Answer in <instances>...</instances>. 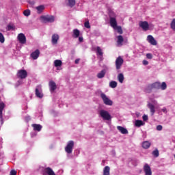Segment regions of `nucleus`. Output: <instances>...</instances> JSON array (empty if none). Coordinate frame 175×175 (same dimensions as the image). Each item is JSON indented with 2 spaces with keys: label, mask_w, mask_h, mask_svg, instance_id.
I'll return each mask as SVG.
<instances>
[{
  "label": "nucleus",
  "mask_w": 175,
  "mask_h": 175,
  "mask_svg": "<svg viewBox=\"0 0 175 175\" xmlns=\"http://www.w3.org/2000/svg\"><path fill=\"white\" fill-rule=\"evenodd\" d=\"M75 147V142L69 141L67 146L65 147V151L67 154H72L73 152V148Z\"/></svg>",
  "instance_id": "1"
},
{
  "label": "nucleus",
  "mask_w": 175,
  "mask_h": 175,
  "mask_svg": "<svg viewBox=\"0 0 175 175\" xmlns=\"http://www.w3.org/2000/svg\"><path fill=\"white\" fill-rule=\"evenodd\" d=\"M40 18L43 23H54L55 18L52 15L41 16Z\"/></svg>",
  "instance_id": "2"
},
{
  "label": "nucleus",
  "mask_w": 175,
  "mask_h": 175,
  "mask_svg": "<svg viewBox=\"0 0 175 175\" xmlns=\"http://www.w3.org/2000/svg\"><path fill=\"white\" fill-rule=\"evenodd\" d=\"M100 97L103 99L105 105H107V106L113 105V101L111 100H110L109 98H107V96H106V94H105L104 93H101Z\"/></svg>",
  "instance_id": "3"
},
{
  "label": "nucleus",
  "mask_w": 175,
  "mask_h": 175,
  "mask_svg": "<svg viewBox=\"0 0 175 175\" xmlns=\"http://www.w3.org/2000/svg\"><path fill=\"white\" fill-rule=\"evenodd\" d=\"M18 79H27L28 77V72L25 70H19L16 74Z\"/></svg>",
  "instance_id": "4"
},
{
  "label": "nucleus",
  "mask_w": 175,
  "mask_h": 175,
  "mask_svg": "<svg viewBox=\"0 0 175 175\" xmlns=\"http://www.w3.org/2000/svg\"><path fill=\"white\" fill-rule=\"evenodd\" d=\"M122 64H124V59H122L121 56L118 57L115 62V65L117 70H120V69H121Z\"/></svg>",
  "instance_id": "5"
},
{
  "label": "nucleus",
  "mask_w": 175,
  "mask_h": 175,
  "mask_svg": "<svg viewBox=\"0 0 175 175\" xmlns=\"http://www.w3.org/2000/svg\"><path fill=\"white\" fill-rule=\"evenodd\" d=\"M100 116L102 117V118H103V120H107V121L111 119V116H110V113L107 112V111L101 110L100 111Z\"/></svg>",
  "instance_id": "6"
},
{
  "label": "nucleus",
  "mask_w": 175,
  "mask_h": 175,
  "mask_svg": "<svg viewBox=\"0 0 175 175\" xmlns=\"http://www.w3.org/2000/svg\"><path fill=\"white\" fill-rule=\"evenodd\" d=\"M18 40L19 41L21 44H25L27 43V37H25V35L23 33H20L18 35Z\"/></svg>",
  "instance_id": "7"
},
{
  "label": "nucleus",
  "mask_w": 175,
  "mask_h": 175,
  "mask_svg": "<svg viewBox=\"0 0 175 175\" xmlns=\"http://www.w3.org/2000/svg\"><path fill=\"white\" fill-rule=\"evenodd\" d=\"M139 25L140 28H142L143 31H148V29H150V25L147 21H141Z\"/></svg>",
  "instance_id": "8"
},
{
  "label": "nucleus",
  "mask_w": 175,
  "mask_h": 175,
  "mask_svg": "<svg viewBox=\"0 0 175 175\" xmlns=\"http://www.w3.org/2000/svg\"><path fill=\"white\" fill-rule=\"evenodd\" d=\"M36 96L37 98H40V99H42L43 98V93H42V86L38 85L36 88Z\"/></svg>",
  "instance_id": "9"
},
{
  "label": "nucleus",
  "mask_w": 175,
  "mask_h": 175,
  "mask_svg": "<svg viewBox=\"0 0 175 175\" xmlns=\"http://www.w3.org/2000/svg\"><path fill=\"white\" fill-rule=\"evenodd\" d=\"M144 172L145 175H152V171H151V167L148 164H145L144 166Z\"/></svg>",
  "instance_id": "10"
},
{
  "label": "nucleus",
  "mask_w": 175,
  "mask_h": 175,
  "mask_svg": "<svg viewBox=\"0 0 175 175\" xmlns=\"http://www.w3.org/2000/svg\"><path fill=\"white\" fill-rule=\"evenodd\" d=\"M3 109H5V103L3 102L0 103V120L1 122V124H3Z\"/></svg>",
  "instance_id": "11"
},
{
  "label": "nucleus",
  "mask_w": 175,
  "mask_h": 175,
  "mask_svg": "<svg viewBox=\"0 0 175 175\" xmlns=\"http://www.w3.org/2000/svg\"><path fill=\"white\" fill-rule=\"evenodd\" d=\"M148 88H150V90H159L161 89V83L155 82L154 83H152L151 85H148Z\"/></svg>",
  "instance_id": "12"
},
{
  "label": "nucleus",
  "mask_w": 175,
  "mask_h": 175,
  "mask_svg": "<svg viewBox=\"0 0 175 175\" xmlns=\"http://www.w3.org/2000/svg\"><path fill=\"white\" fill-rule=\"evenodd\" d=\"M109 23H110L111 27H112V28H113V29H116V28L118 27L117 26V19H116V18H114V17L110 16Z\"/></svg>",
  "instance_id": "13"
},
{
  "label": "nucleus",
  "mask_w": 175,
  "mask_h": 175,
  "mask_svg": "<svg viewBox=\"0 0 175 175\" xmlns=\"http://www.w3.org/2000/svg\"><path fill=\"white\" fill-rule=\"evenodd\" d=\"M58 40H59V35L57 33H54L52 35L51 43L52 44H57L58 43Z\"/></svg>",
  "instance_id": "14"
},
{
  "label": "nucleus",
  "mask_w": 175,
  "mask_h": 175,
  "mask_svg": "<svg viewBox=\"0 0 175 175\" xmlns=\"http://www.w3.org/2000/svg\"><path fill=\"white\" fill-rule=\"evenodd\" d=\"M147 40L150 44L152 46H157V40H155V38L151 35L148 36Z\"/></svg>",
  "instance_id": "15"
},
{
  "label": "nucleus",
  "mask_w": 175,
  "mask_h": 175,
  "mask_svg": "<svg viewBox=\"0 0 175 175\" xmlns=\"http://www.w3.org/2000/svg\"><path fill=\"white\" fill-rule=\"evenodd\" d=\"M49 88L51 92H54L57 90V84L53 81H49Z\"/></svg>",
  "instance_id": "16"
},
{
  "label": "nucleus",
  "mask_w": 175,
  "mask_h": 175,
  "mask_svg": "<svg viewBox=\"0 0 175 175\" xmlns=\"http://www.w3.org/2000/svg\"><path fill=\"white\" fill-rule=\"evenodd\" d=\"M147 106L150 109L151 116H154V114H155V106L150 103H148Z\"/></svg>",
  "instance_id": "17"
},
{
  "label": "nucleus",
  "mask_w": 175,
  "mask_h": 175,
  "mask_svg": "<svg viewBox=\"0 0 175 175\" xmlns=\"http://www.w3.org/2000/svg\"><path fill=\"white\" fill-rule=\"evenodd\" d=\"M40 54V51L38 49H37L31 54V57L33 59H38V58H39Z\"/></svg>",
  "instance_id": "18"
},
{
  "label": "nucleus",
  "mask_w": 175,
  "mask_h": 175,
  "mask_svg": "<svg viewBox=\"0 0 175 175\" xmlns=\"http://www.w3.org/2000/svg\"><path fill=\"white\" fill-rule=\"evenodd\" d=\"M117 129L120 132L122 135H128V130L121 126H118Z\"/></svg>",
  "instance_id": "19"
},
{
  "label": "nucleus",
  "mask_w": 175,
  "mask_h": 175,
  "mask_svg": "<svg viewBox=\"0 0 175 175\" xmlns=\"http://www.w3.org/2000/svg\"><path fill=\"white\" fill-rule=\"evenodd\" d=\"M36 9L37 10V13L38 14H41V13H43V11L45 9V7L43 5H38V6L36 7Z\"/></svg>",
  "instance_id": "20"
},
{
  "label": "nucleus",
  "mask_w": 175,
  "mask_h": 175,
  "mask_svg": "<svg viewBox=\"0 0 175 175\" xmlns=\"http://www.w3.org/2000/svg\"><path fill=\"white\" fill-rule=\"evenodd\" d=\"M117 44L118 46H122V43L124 42V37L122 36H118L117 37Z\"/></svg>",
  "instance_id": "21"
},
{
  "label": "nucleus",
  "mask_w": 175,
  "mask_h": 175,
  "mask_svg": "<svg viewBox=\"0 0 175 175\" xmlns=\"http://www.w3.org/2000/svg\"><path fill=\"white\" fill-rule=\"evenodd\" d=\"M105 75H106V70L104 69L97 74V77L98 79H103Z\"/></svg>",
  "instance_id": "22"
},
{
  "label": "nucleus",
  "mask_w": 175,
  "mask_h": 175,
  "mask_svg": "<svg viewBox=\"0 0 175 175\" xmlns=\"http://www.w3.org/2000/svg\"><path fill=\"white\" fill-rule=\"evenodd\" d=\"M34 131H38V132H40L42 131V126L40 124H32Z\"/></svg>",
  "instance_id": "23"
},
{
  "label": "nucleus",
  "mask_w": 175,
  "mask_h": 175,
  "mask_svg": "<svg viewBox=\"0 0 175 175\" xmlns=\"http://www.w3.org/2000/svg\"><path fill=\"white\" fill-rule=\"evenodd\" d=\"M103 175H110V167L105 166L104 167Z\"/></svg>",
  "instance_id": "24"
},
{
  "label": "nucleus",
  "mask_w": 175,
  "mask_h": 175,
  "mask_svg": "<svg viewBox=\"0 0 175 175\" xmlns=\"http://www.w3.org/2000/svg\"><path fill=\"white\" fill-rule=\"evenodd\" d=\"M124 79L125 78L124 77V74H122V73L118 74V80L119 83H124Z\"/></svg>",
  "instance_id": "25"
},
{
  "label": "nucleus",
  "mask_w": 175,
  "mask_h": 175,
  "mask_svg": "<svg viewBox=\"0 0 175 175\" xmlns=\"http://www.w3.org/2000/svg\"><path fill=\"white\" fill-rule=\"evenodd\" d=\"M150 146H151V144L149 142L146 141L142 143V147L146 150H147V148H150Z\"/></svg>",
  "instance_id": "26"
},
{
  "label": "nucleus",
  "mask_w": 175,
  "mask_h": 175,
  "mask_svg": "<svg viewBox=\"0 0 175 175\" xmlns=\"http://www.w3.org/2000/svg\"><path fill=\"white\" fill-rule=\"evenodd\" d=\"M96 53L97 55H100V57H103V51L102 49L100 48V46L96 47Z\"/></svg>",
  "instance_id": "27"
},
{
  "label": "nucleus",
  "mask_w": 175,
  "mask_h": 175,
  "mask_svg": "<svg viewBox=\"0 0 175 175\" xmlns=\"http://www.w3.org/2000/svg\"><path fill=\"white\" fill-rule=\"evenodd\" d=\"M80 36V31L79 29H75L73 30V37L75 38H79Z\"/></svg>",
  "instance_id": "28"
},
{
  "label": "nucleus",
  "mask_w": 175,
  "mask_h": 175,
  "mask_svg": "<svg viewBox=\"0 0 175 175\" xmlns=\"http://www.w3.org/2000/svg\"><path fill=\"white\" fill-rule=\"evenodd\" d=\"M54 64H55V68H58V66H62V61L59 59H57V60H55Z\"/></svg>",
  "instance_id": "29"
},
{
  "label": "nucleus",
  "mask_w": 175,
  "mask_h": 175,
  "mask_svg": "<svg viewBox=\"0 0 175 175\" xmlns=\"http://www.w3.org/2000/svg\"><path fill=\"white\" fill-rule=\"evenodd\" d=\"M144 124L143 123V122L142 120H135V126H137V128H140V126H142V125H144Z\"/></svg>",
  "instance_id": "30"
},
{
  "label": "nucleus",
  "mask_w": 175,
  "mask_h": 175,
  "mask_svg": "<svg viewBox=\"0 0 175 175\" xmlns=\"http://www.w3.org/2000/svg\"><path fill=\"white\" fill-rule=\"evenodd\" d=\"M76 5V0H68V6L73 8Z\"/></svg>",
  "instance_id": "31"
},
{
  "label": "nucleus",
  "mask_w": 175,
  "mask_h": 175,
  "mask_svg": "<svg viewBox=\"0 0 175 175\" xmlns=\"http://www.w3.org/2000/svg\"><path fill=\"white\" fill-rule=\"evenodd\" d=\"M160 88L161 90H165L166 88H167V85H166L165 82H163L161 85L160 83Z\"/></svg>",
  "instance_id": "32"
},
{
  "label": "nucleus",
  "mask_w": 175,
  "mask_h": 175,
  "mask_svg": "<svg viewBox=\"0 0 175 175\" xmlns=\"http://www.w3.org/2000/svg\"><path fill=\"white\" fill-rule=\"evenodd\" d=\"M152 155H154L155 158H158V157H159V150H158V149H156L155 150H154L152 152Z\"/></svg>",
  "instance_id": "33"
},
{
  "label": "nucleus",
  "mask_w": 175,
  "mask_h": 175,
  "mask_svg": "<svg viewBox=\"0 0 175 175\" xmlns=\"http://www.w3.org/2000/svg\"><path fill=\"white\" fill-rule=\"evenodd\" d=\"M23 14L24 16H25L26 17H28L29 16H31V10H26L23 12Z\"/></svg>",
  "instance_id": "34"
},
{
  "label": "nucleus",
  "mask_w": 175,
  "mask_h": 175,
  "mask_svg": "<svg viewBox=\"0 0 175 175\" xmlns=\"http://www.w3.org/2000/svg\"><path fill=\"white\" fill-rule=\"evenodd\" d=\"M109 85L111 88H116L117 87V82L112 81L110 82Z\"/></svg>",
  "instance_id": "35"
},
{
  "label": "nucleus",
  "mask_w": 175,
  "mask_h": 175,
  "mask_svg": "<svg viewBox=\"0 0 175 175\" xmlns=\"http://www.w3.org/2000/svg\"><path fill=\"white\" fill-rule=\"evenodd\" d=\"M170 27L173 31H175V18H174L170 24Z\"/></svg>",
  "instance_id": "36"
},
{
  "label": "nucleus",
  "mask_w": 175,
  "mask_h": 175,
  "mask_svg": "<svg viewBox=\"0 0 175 175\" xmlns=\"http://www.w3.org/2000/svg\"><path fill=\"white\" fill-rule=\"evenodd\" d=\"M116 29L118 33H120V35H122L123 31H122V27H121V26H116V29Z\"/></svg>",
  "instance_id": "37"
},
{
  "label": "nucleus",
  "mask_w": 175,
  "mask_h": 175,
  "mask_svg": "<svg viewBox=\"0 0 175 175\" xmlns=\"http://www.w3.org/2000/svg\"><path fill=\"white\" fill-rule=\"evenodd\" d=\"M12 31H14V29H15L14 26L11 25H8L7 26V31H12Z\"/></svg>",
  "instance_id": "38"
},
{
  "label": "nucleus",
  "mask_w": 175,
  "mask_h": 175,
  "mask_svg": "<svg viewBox=\"0 0 175 175\" xmlns=\"http://www.w3.org/2000/svg\"><path fill=\"white\" fill-rule=\"evenodd\" d=\"M0 42L1 43H5V37L2 33H0Z\"/></svg>",
  "instance_id": "39"
},
{
  "label": "nucleus",
  "mask_w": 175,
  "mask_h": 175,
  "mask_svg": "<svg viewBox=\"0 0 175 175\" xmlns=\"http://www.w3.org/2000/svg\"><path fill=\"white\" fill-rule=\"evenodd\" d=\"M84 26L85 28H88V29L91 28V25H90V22L88 21L85 22Z\"/></svg>",
  "instance_id": "40"
},
{
  "label": "nucleus",
  "mask_w": 175,
  "mask_h": 175,
  "mask_svg": "<svg viewBox=\"0 0 175 175\" xmlns=\"http://www.w3.org/2000/svg\"><path fill=\"white\" fill-rule=\"evenodd\" d=\"M146 58H148V59H152V54L147 53L146 54Z\"/></svg>",
  "instance_id": "41"
},
{
  "label": "nucleus",
  "mask_w": 175,
  "mask_h": 175,
  "mask_svg": "<svg viewBox=\"0 0 175 175\" xmlns=\"http://www.w3.org/2000/svg\"><path fill=\"white\" fill-rule=\"evenodd\" d=\"M142 118H143V120H144V121H148V116H147V115H144V116H142Z\"/></svg>",
  "instance_id": "42"
},
{
  "label": "nucleus",
  "mask_w": 175,
  "mask_h": 175,
  "mask_svg": "<svg viewBox=\"0 0 175 175\" xmlns=\"http://www.w3.org/2000/svg\"><path fill=\"white\" fill-rule=\"evenodd\" d=\"M163 128L162 125H158L157 126V131H162Z\"/></svg>",
  "instance_id": "43"
},
{
  "label": "nucleus",
  "mask_w": 175,
  "mask_h": 175,
  "mask_svg": "<svg viewBox=\"0 0 175 175\" xmlns=\"http://www.w3.org/2000/svg\"><path fill=\"white\" fill-rule=\"evenodd\" d=\"M17 174V172H16V170H12L10 172V175H16Z\"/></svg>",
  "instance_id": "44"
},
{
  "label": "nucleus",
  "mask_w": 175,
  "mask_h": 175,
  "mask_svg": "<svg viewBox=\"0 0 175 175\" xmlns=\"http://www.w3.org/2000/svg\"><path fill=\"white\" fill-rule=\"evenodd\" d=\"M143 65H145V66H146V65H148V61H147V60H143Z\"/></svg>",
  "instance_id": "45"
},
{
  "label": "nucleus",
  "mask_w": 175,
  "mask_h": 175,
  "mask_svg": "<svg viewBox=\"0 0 175 175\" xmlns=\"http://www.w3.org/2000/svg\"><path fill=\"white\" fill-rule=\"evenodd\" d=\"M162 111H163V113H165L166 114V113H167V111L166 109V107H163L162 109H161Z\"/></svg>",
  "instance_id": "46"
},
{
  "label": "nucleus",
  "mask_w": 175,
  "mask_h": 175,
  "mask_svg": "<svg viewBox=\"0 0 175 175\" xmlns=\"http://www.w3.org/2000/svg\"><path fill=\"white\" fill-rule=\"evenodd\" d=\"M75 62V64H79V62H80V59H77Z\"/></svg>",
  "instance_id": "47"
},
{
  "label": "nucleus",
  "mask_w": 175,
  "mask_h": 175,
  "mask_svg": "<svg viewBox=\"0 0 175 175\" xmlns=\"http://www.w3.org/2000/svg\"><path fill=\"white\" fill-rule=\"evenodd\" d=\"M79 42H83V37H79Z\"/></svg>",
  "instance_id": "48"
},
{
  "label": "nucleus",
  "mask_w": 175,
  "mask_h": 175,
  "mask_svg": "<svg viewBox=\"0 0 175 175\" xmlns=\"http://www.w3.org/2000/svg\"><path fill=\"white\" fill-rule=\"evenodd\" d=\"M29 3H30V5H34L35 2L34 1H29Z\"/></svg>",
  "instance_id": "49"
}]
</instances>
